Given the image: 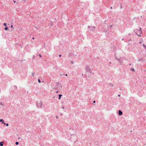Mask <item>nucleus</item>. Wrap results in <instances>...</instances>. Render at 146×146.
I'll list each match as a JSON object with an SVG mask.
<instances>
[{
  "mask_svg": "<svg viewBox=\"0 0 146 146\" xmlns=\"http://www.w3.org/2000/svg\"><path fill=\"white\" fill-rule=\"evenodd\" d=\"M19 144V143L17 141L15 142V144L16 145H18Z\"/></svg>",
  "mask_w": 146,
  "mask_h": 146,
  "instance_id": "nucleus-12",
  "label": "nucleus"
},
{
  "mask_svg": "<svg viewBox=\"0 0 146 146\" xmlns=\"http://www.w3.org/2000/svg\"><path fill=\"white\" fill-rule=\"evenodd\" d=\"M14 3H15L16 2V1H13Z\"/></svg>",
  "mask_w": 146,
  "mask_h": 146,
  "instance_id": "nucleus-33",
  "label": "nucleus"
},
{
  "mask_svg": "<svg viewBox=\"0 0 146 146\" xmlns=\"http://www.w3.org/2000/svg\"><path fill=\"white\" fill-rule=\"evenodd\" d=\"M110 8H111V9H112V7H110Z\"/></svg>",
  "mask_w": 146,
  "mask_h": 146,
  "instance_id": "nucleus-34",
  "label": "nucleus"
},
{
  "mask_svg": "<svg viewBox=\"0 0 146 146\" xmlns=\"http://www.w3.org/2000/svg\"><path fill=\"white\" fill-rule=\"evenodd\" d=\"M11 27L12 28V29H14V28L13 27V25H11Z\"/></svg>",
  "mask_w": 146,
  "mask_h": 146,
  "instance_id": "nucleus-18",
  "label": "nucleus"
},
{
  "mask_svg": "<svg viewBox=\"0 0 146 146\" xmlns=\"http://www.w3.org/2000/svg\"><path fill=\"white\" fill-rule=\"evenodd\" d=\"M123 39H122V40H123Z\"/></svg>",
  "mask_w": 146,
  "mask_h": 146,
  "instance_id": "nucleus-44",
  "label": "nucleus"
},
{
  "mask_svg": "<svg viewBox=\"0 0 146 146\" xmlns=\"http://www.w3.org/2000/svg\"><path fill=\"white\" fill-rule=\"evenodd\" d=\"M36 106L38 108H41L42 106V102L40 101H37L36 103Z\"/></svg>",
  "mask_w": 146,
  "mask_h": 146,
  "instance_id": "nucleus-3",
  "label": "nucleus"
},
{
  "mask_svg": "<svg viewBox=\"0 0 146 146\" xmlns=\"http://www.w3.org/2000/svg\"><path fill=\"white\" fill-rule=\"evenodd\" d=\"M3 124H4V125H6L7 126H8L9 125V124L8 123H4Z\"/></svg>",
  "mask_w": 146,
  "mask_h": 146,
  "instance_id": "nucleus-10",
  "label": "nucleus"
},
{
  "mask_svg": "<svg viewBox=\"0 0 146 146\" xmlns=\"http://www.w3.org/2000/svg\"><path fill=\"white\" fill-rule=\"evenodd\" d=\"M62 96V94H60L59 95V98H58V99H60L61 98V96Z\"/></svg>",
  "mask_w": 146,
  "mask_h": 146,
  "instance_id": "nucleus-8",
  "label": "nucleus"
},
{
  "mask_svg": "<svg viewBox=\"0 0 146 146\" xmlns=\"http://www.w3.org/2000/svg\"><path fill=\"white\" fill-rule=\"evenodd\" d=\"M88 27L90 28V29L92 30V31H94L96 29V27L95 26L91 27L88 26Z\"/></svg>",
  "mask_w": 146,
  "mask_h": 146,
  "instance_id": "nucleus-4",
  "label": "nucleus"
},
{
  "mask_svg": "<svg viewBox=\"0 0 146 146\" xmlns=\"http://www.w3.org/2000/svg\"><path fill=\"white\" fill-rule=\"evenodd\" d=\"M65 76H68V75H67V74H65Z\"/></svg>",
  "mask_w": 146,
  "mask_h": 146,
  "instance_id": "nucleus-30",
  "label": "nucleus"
},
{
  "mask_svg": "<svg viewBox=\"0 0 146 146\" xmlns=\"http://www.w3.org/2000/svg\"><path fill=\"white\" fill-rule=\"evenodd\" d=\"M5 29V31H7V30H8V27H7V26H6V27H5V29Z\"/></svg>",
  "mask_w": 146,
  "mask_h": 146,
  "instance_id": "nucleus-9",
  "label": "nucleus"
},
{
  "mask_svg": "<svg viewBox=\"0 0 146 146\" xmlns=\"http://www.w3.org/2000/svg\"><path fill=\"white\" fill-rule=\"evenodd\" d=\"M3 25L5 27H6L7 26V23H3Z\"/></svg>",
  "mask_w": 146,
  "mask_h": 146,
  "instance_id": "nucleus-11",
  "label": "nucleus"
},
{
  "mask_svg": "<svg viewBox=\"0 0 146 146\" xmlns=\"http://www.w3.org/2000/svg\"><path fill=\"white\" fill-rule=\"evenodd\" d=\"M134 32L139 36H141V34L142 33L141 28L140 27L139 29H136L134 31Z\"/></svg>",
  "mask_w": 146,
  "mask_h": 146,
  "instance_id": "nucleus-1",
  "label": "nucleus"
},
{
  "mask_svg": "<svg viewBox=\"0 0 146 146\" xmlns=\"http://www.w3.org/2000/svg\"><path fill=\"white\" fill-rule=\"evenodd\" d=\"M123 113L121 110H119L118 111V114L119 115H122Z\"/></svg>",
  "mask_w": 146,
  "mask_h": 146,
  "instance_id": "nucleus-5",
  "label": "nucleus"
},
{
  "mask_svg": "<svg viewBox=\"0 0 146 146\" xmlns=\"http://www.w3.org/2000/svg\"><path fill=\"white\" fill-rule=\"evenodd\" d=\"M59 83L58 82H57L56 83V84H57V85H59Z\"/></svg>",
  "mask_w": 146,
  "mask_h": 146,
  "instance_id": "nucleus-23",
  "label": "nucleus"
},
{
  "mask_svg": "<svg viewBox=\"0 0 146 146\" xmlns=\"http://www.w3.org/2000/svg\"><path fill=\"white\" fill-rule=\"evenodd\" d=\"M130 35V33H129V35Z\"/></svg>",
  "mask_w": 146,
  "mask_h": 146,
  "instance_id": "nucleus-36",
  "label": "nucleus"
},
{
  "mask_svg": "<svg viewBox=\"0 0 146 146\" xmlns=\"http://www.w3.org/2000/svg\"><path fill=\"white\" fill-rule=\"evenodd\" d=\"M0 104L3 105V103L2 102H0Z\"/></svg>",
  "mask_w": 146,
  "mask_h": 146,
  "instance_id": "nucleus-22",
  "label": "nucleus"
},
{
  "mask_svg": "<svg viewBox=\"0 0 146 146\" xmlns=\"http://www.w3.org/2000/svg\"><path fill=\"white\" fill-rule=\"evenodd\" d=\"M122 4H121L120 5V8L121 9H122Z\"/></svg>",
  "mask_w": 146,
  "mask_h": 146,
  "instance_id": "nucleus-20",
  "label": "nucleus"
},
{
  "mask_svg": "<svg viewBox=\"0 0 146 146\" xmlns=\"http://www.w3.org/2000/svg\"><path fill=\"white\" fill-rule=\"evenodd\" d=\"M131 38H130L128 40V41H131Z\"/></svg>",
  "mask_w": 146,
  "mask_h": 146,
  "instance_id": "nucleus-31",
  "label": "nucleus"
},
{
  "mask_svg": "<svg viewBox=\"0 0 146 146\" xmlns=\"http://www.w3.org/2000/svg\"><path fill=\"white\" fill-rule=\"evenodd\" d=\"M38 82L39 83H41V81H40V80L39 79H38Z\"/></svg>",
  "mask_w": 146,
  "mask_h": 146,
  "instance_id": "nucleus-17",
  "label": "nucleus"
},
{
  "mask_svg": "<svg viewBox=\"0 0 146 146\" xmlns=\"http://www.w3.org/2000/svg\"><path fill=\"white\" fill-rule=\"evenodd\" d=\"M145 56H146V55H145Z\"/></svg>",
  "mask_w": 146,
  "mask_h": 146,
  "instance_id": "nucleus-46",
  "label": "nucleus"
},
{
  "mask_svg": "<svg viewBox=\"0 0 146 146\" xmlns=\"http://www.w3.org/2000/svg\"><path fill=\"white\" fill-rule=\"evenodd\" d=\"M118 96H119H119H120V95H118Z\"/></svg>",
  "mask_w": 146,
  "mask_h": 146,
  "instance_id": "nucleus-35",
  "label": "nucleus"
},
{
  "mask_svg": "<svg viewBox=\"0 0 146 146\" xmlns=\"http://www.w3.org/2000/svg\"><path fill=\"white\" fill-rule=\"evenodd\" d=\"M95 102H96V101H95L94 100V101H93V103H95Z\"/></svg>",
  "mask_w": 146,
  "mask_h": 146,
  "instance_id": "nucleus-26",
  "label": "nucleus"
},
{
  "mask_svg": "<svg viewBox=\"0 0 146 146\" xmlns=\"http://www.w3.org/2000/svg\"><path fill=\"white\" fill-rule=\"evenodd\" d=\"M112 27V26H110V27Z\"/></svg>",
  "mask_w": 146,
  "mask_h": 146,
  "instance_id": "nucleus-43",
  "label": "nucleus"
},
{
  "mask_svg": "<svg viewBox=\"0 0 146 146\" xmlns=\"http://www.w3.org/2000/svg\"><path fill=\"white\" fill-rule=\"evenodd\" d=\"M115 58H116V59H117V60H118V58H117L116 57V56H115Z\"/></svg>",
  "mask_w": 146,
  "mask_h": 146,
  "instance_id": "nucleus-25",
  "label": "nucleus"
},
{
  "mask_svg": "<svg viewBox=\"0 0 146 146\" xmlns=\"http://www.w3.org/2000/svg\"><path fill=\"white\" fill-rule=\"evenodd\" d=\"M139 43H141V42H139Z\"/></svg>",
  "mask_w": 146,
  "mask_h": 146,
  "instance_id": "nucleus-37",
  "label": "nucleus"
},
{
  "mask_svg": "<svg viewBox=\"0 0 146 146\" xmlns=\"http://www.w3.org/2000/svg\"><path fill=\"white\" fill-rule=\"evenodd\" d=\"M86 72L91 73L92 72L90 66L89 65H86L85 66Z\"/></svg>",
  "mask_w": 146,
  "mask_h": 146,
  "instance_id": "nucleus-2",
  "label": "nucleus"
},
{
  "mask_svg": "<svg viewBox=\"0 0 146 146\" xmlns=\"http://www.w3.org/2000/svg\"><path fill=\"white\" fill-rule=\"evenodd\" d=\"M32 38V39H33V40H34V39H35V38H34V37H33Z\"/></svg>",
  "mask_w": 146,
  "mask_h": 146,
  "instance_id": "nucleus-29",
  "label": "nucleus"
},
{
  "mask_svg": "<svg viewBox=\"0 0 146 146\" xmlns=\"http://www.w3.org/2000/svg\"><path fill=\"white\" fill-rule=\"evenodd\" d=\"M143 47L145 48H146V46H145V45L144 44H143Z\"/></svg>",
  "mask_w": 146,
  "mask_h": 146,
  "instance_id": "nucleus-14",
  "label": "nucleus"
},
{
  "mask_svg": "<svg viewBox=\"0 0 146 146\" xmlns=\"http://www.w3.org/2000/svg\"><path fill=\"white\" fill-rule=\"evenodd\" d=\"M23 1H24L25 0H23Z\"/></svg>",
  "mask_w": 146,
  "mask_h": 146,
  "instance_id": "nucleus-47",
  "label": "nucleus"
},
{
  "mask_svg": "<svg viewBox=\"0 0 146 146\" xmlns=\"http://www.w3.org/2000/svg\"><path fill=\"white\" fill-rule=\"evenodd\" d=\"M110 85L111 86H113V85L112 83H110Z\"/></svg>",
  "mask_w": 146,
  "mask_h": 146,
  "instance_id": "nucleus-15",
  "label": "nucleus"
},
{
  "mask_svg": "<svg viewBox=\"0 0 146 146\" xmlns=\"http://www.w3.org/2000/svg\"><path fill=\"white\" fill-rule=\"evenodd\" d=\"M4 122V121L2 119H0V122H2L3 123Z\"/></svg>",
  "mask_w": 146,
  "mask_h": 146,
  "instance_id": "nucleus-7",
  "label": "nucleus"
},
{
  "mask_svg": "<svg viewBox=\"0 0 146 146\" xmlns=\"http://www.w3.org/2000/svg\"><path fill=\"white\" fill-rule=\"evenodd\" d=\"M56 117L57 119L58 118V116L57 115H56Z\"/></svg>",
  "mask_w": 146,
  "mask_h": 146,
  "instance_id": "nucleus-24",
  "label": "nucleus"
},
{
  "mask_svg": "<svg viewBox=\"0 0 146 146\" xmlns=\"http://www.w3.org/2000/svg\"><path fill=\"white\" fill-rule=\"evenodd\" d=\"M60 76H62V74H60Z\"/></svg>",
  "mask_w": 146,
  "mask_h": 146,
  "instance_id": "nucleus-45",
  "label": "nucleus"
},
{
  "mask_svg": "<svg viewBox=\"0 0 146 146\" xmlns=\"http://www.w3.org/2000/svg\"><path fill=\"white\" fill-rule=\"evenodd\" d=\"M39 56L40 57H42V56H41V55L40 54H39Z\"/></svg>",
  "mask_w": 146,
  "mask_h": 146,
  "instance_id": "nucleus-21",
  "label": "nucleus"
},
{
  "mask_svg": "<svg viewBox=\"0 0 146 146\" xmlns=\"http://www.w3.org/2000/svg\"><path fill=\"white\" fill-rule=\"evenodd\" d=\"M129 65H131V64H129Z\"/></svg>",
  "mask_w": 146,
  "mask_h": 146,
  "instance_id": "nucleus-41",
  "label": "nucleus"
},
{
  "mask_svg": "<svg viewBox=\"0 0 146 146\" xmlns=\"http://www.w3.org/2000/svg\"><path fill=\"white\" fill-rule=\"evenodd\" d=\"M131 70L133 72L135 71V70L133 68H132Z\"/></svg>",
  "mask_w": 146,
  "mask_h": 146,
  "instance_id": "nucleus-19",
  "label": "nucleus"
},
{
  "mask_svg": "<svg viewBox=\"0 0 146 146\" xmlns=\"http://www.w3.org/2000/svg\"><path fill=\"white\" fill-rule=\"evenodd\" d=\"M92 74H93H93H94V73H92Z\"/></svg>",
  "mask_w": 146,
  "mask_h": 146,
  "instance_id": "nucleus-38",
  "label": "nucleus"
},
{
  "mask_svg": "<svg viewBox=\"0 0 146 146\" xmlns=\"http://www.w3.org/2000/svg\"><path fill=\"white\" fill-rule=\"evenodd\" d=\"M4 143V142L1 141L0 142V146H3V143Z\"/></svg>",
  "mask_w": 146,
  "mask_h": 146,
  "instance_id": "nucleus-6",
  "label": "nucleus"
},
{
  "mask_svg": "<svg viewBox=\"0 0 146 146\" xmlns=\"http://www.w3.org/2000/svg\"><path fill=\"white\" fill-rule=\"evenodd\" d=\"M58 91H57V92H56V93H58Z\"/></svg>",
  "mask_w": 146,
  "mask_h": 146,
  "instance_id": "nucleus-39",
  "label": "nucleus"
},
{
  "mask_svg": "<svg viewBox=\"0 0 146 146\" xmlns=\"http://www.w3.org/2000/svg\"><path fill=\"white\" fill-rule=\"evenodd\" d=\"M62 108L63 109H64V107H62Z\"/></svg>",
  "mask_w": 146,
  "mask_h": 146,
  "instance_id": "nucleus-32",
  "label": "nucleus"
},
{
  "mask_svg": "<svg viewBox=\"0 0 146 146\" xmlns=\"http://www.w3.org/2000/svg\"><path fill=\"white\" fill-rule=\"evenodd\" d=\"M35 72H33L32 73V76H33L35 74Z\"/></svg>",
  "mask_w": 146,
  "mask_h": 146,
  "instance_id": "nucleus-16",
  "label": "nucleus"
},
{
  "mask_svg": "<svg viewBox=\"0 0 146 146\" xmlns=\"http://www.w3.org/2000/svg\"><path fill=\"white\" fill-rule=\"evenodd\" d=\"M112 27V26H110V27Z\"/></svg>",
  "mask_w": 146,
  "mask_h": 146,
  "instance_id": "nucleus-42",
  "label": "nucleus"
},
{
  "mask_svg": "<svg viewBox=\"0 0 146 146\" xmlns=\"http://www.w3.org/2000/svg\"><path fill=\"white\" fill-rule=\"evenodd\" d=\"M50 22H51V23H50V25L51 26H52L53 25V22L52 21H50Z\"/></svg>",
  "mask_w": 146,
  "mask_h": 146,
  "instance_id": "nucleus-13",
  "label": "nucleus"
},
{
  "mask_svg": "<svg viewBox=\"0 0 146 146\" xmlns=\"http://www.w3.org/2000/svg\"><path fill=\"white\" fill-rule=\"evenodd\" d=\"M61 54H60L59 55V57H61Z\"/></svg>",
  "mask_w": 146,
  "mask_h": 146,
  "instance_id": "nucleus-28",
  "label": "nucleus"
},
{
  "mask_svg": "<svg viewBox=\"0 0 146 146\" xmlns=\"http://www.w3.org/2000/svg\"><path fill=\"white\" fill-rule=\"evenodd\" d=\"M53 19L54 21L56 20V18H54Z\"/></svg>",
  "mask_w": 146,
  "mask_h": 146,
  "instance_id": "nucleus-27",
  "label": "nucleus"
},
{
  "mask_svg": "<svg viewBox=\"0 0 146 146\" xmlns=\"http://www.w3.org/2000/svg\"><path fill=\"white\" fill-rule=\"evenodd\" d=\"M110 64H111V62H110Z\"/></svg>",
  "mask_w": 146,
  "mask_h": 146,
  "instance_id": "nucleus-40",
  "label": "nucleus"
}]
</instances>
